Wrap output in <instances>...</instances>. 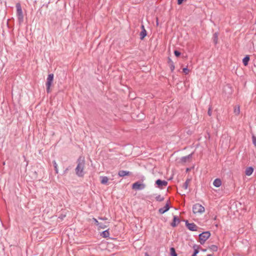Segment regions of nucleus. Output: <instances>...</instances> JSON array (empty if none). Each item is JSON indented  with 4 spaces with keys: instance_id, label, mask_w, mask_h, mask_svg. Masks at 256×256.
<instances>
[{
    "instance_id": "obj_1",
    "label": "nucleus",
    "mask_w": 256,
    "mask_h": 256,
    "mask_svg": "<svg viewBox=\"0 0 256 256\" xmlns=\"http://www.w3.org/2000/svg\"><path fill=\"white\" fill-rule=\"evenodd\" d=\"M77 166L75 169L76 174L80 178L84 177L85 172L84 168L85 167V158L84 157L80 156L78 157L76 160Z\"/></svg>"
},
{
    "instance_id": "obj_2",
    "label": "nucleus",
    "mask_w": 256,
    "mask_h": 256,
    "mask_svg": "<svg viewBox=\"0 0 256 256\" xmlns=\"http://www.w3.org/2000/svg\"><path fill=\"white\" fill-rule=\"evenodd\" d=\"M16 16L20 24H22L24 22V16L23 14L21 5L20 3H17L16 6Z\"/></svg>"
},
{
    "instance_id": "obj_3",
    "label": "nucleus",
    "mask_w": 256,
    "mask_h": 256,
    "mask_svg": "<svg viewBox=\"0 0 256 256\" xmlns=\"http://www.w3.org/2000/svg\"><path fill=\"white\" fill-rule=\"evenodd\" d=\"M210 232L209 231L204 232L198 236L199 242L201 244H203L210 237Z\"/></svg>"
},
{
    "instance_id": "obj_4",
    "label": "nucleus",
    "mask_w": 256,
    "mask_h": 256,
    "mask_svg": "<svg viewBox=\"0 0 256 256\" xmlns=\"http://www.w3.org/2000/svg\"><path fill=\"white\" fill-rule=\"evenodd\" d=\"M204 210V208L200 204H196L192 206V212L194 214H202Z\"/></svg>"
},
{
    "instance_id": "obj_5",
    "label": "nucleus",
    "mask_w": 256,
    "mask_h": 256,
    "mask_svg": "<svg viewBox=\"0 0 256 256\" xmlns=\"http://www.w3.org/2000/svg\"><path fill=\"white\" fill-rule=\"evenodd\" d=\"M146 188L144 184L140 183V182H136L132 185V188L135 190H142Z\"/></svg>"
},
{
    "instance_id": "obj_6",
    "label": "nucleus",
    "mask_w": 256,
    "mask_h": 256,
    "mask_svg": "<svg viewBox=\"0 0 256 256\" xmlns=\"http://www.w3.org/2000/svg\"><path fill=\"white\" fill-rule=\"evenodd\" d=\"M186 226V228L190 231H196L198 230V226L194 222L189 223L188 220H185Z\"/></svg>"
},
{
    "instance_id": "obj_7",
    "label": "nucleus",
    "mask_w": 256,
    "mask_h": 256,
    "mask_svg": "<svg viewBox=\"0 0 256 256\" xmlns=\"http://www.w3.org/2000/svg\"><path fill=\"white\" fill-rule=\"evenodd\" d=\"M168 184L167 181L165 180H162L160 179L157 180L155 182V184L157 186V187L162 189L164 186H166Z\"/></svg>"
},
{
    "instance_id": "obj_8",
    "label": "nucleus",
    "mask_w": 256,
    "mask_h": 256,
    "mask_svg": "<svg viewBox=\"0 0 256 256\" xmlns=\"http://www.w3.org/2000/svg\"><path fill=\"white\" fill-rule=\"evenodd\" d=\"M170 208V206L168 203V202L166 204L165 206L163 208H161L158 210V212L160 214H164L167 211H168Z\"/></svg>"
},
{
    "instance_id": "obj_9",
    "label": "nucleus",
    "mask_w": 256,
    "mask_h": 256,
    "mask_svg": "<svg viewBox=\"0 0 256 256\" xmlns=\"http://www.w3.org/2000/svg\"><path fill=\"white\" fill-rule=\"evenodd\" d=\"M132 172L124 170H119L118 172V176L120 177L132 176Z\"/></svg>"
},
{
    "instance_id": "obj_10",
    "label": "nucleus",
    "mask_w": 256,
    "mask_h": 256,
    "mask_svg": "<svg viewBox=\"0 0 256 256\" xmlns=\"http://www.w3.org/2000/svg\"><path fill=\"white\" fill-rule=\"evenodd\" d=\"M180 222V218L178 216H174L172 220V222L170 224V226L172 227H176Z\"/></svg>"
},
{
    "instance_id": "obj_11",
    "label": "nucleus",
    "mask_w": 256,
    "mask_h": 256,
    "mask_svg": "<svg viewBox=\"0 0 256 256\" xmlns=\"http://www.w3.org/2000/svg\"><path fill=\"white\" fill-rule=\"evenodd\" d=\"M192 154H193V153H192L186 156L182 157L180 158V161L182 162H184V163L189 161L192 158Z\"/></svg>"
},
{
    "instance_id": "obj_12",
    "label": "nucleus",
    "mask_w": 256,
    "mask_h": 256,
    "mask_svg": "<svg viewBox=\"0 0 256 256\" xmlns=\"http://www.w3.org/2000/svg\"><path fill=\"white\" fill-rule=\"evenodd\" d=\"M254 172V168L252 166L248 167L246 168L245 171V174L248 176H250Z\"/></svg>"
},
{
    "instance_id": "obj_13",
    "label": "nucleus",
    "mask_w": 256,
    "mask_h": 256,
    "mask_svg": "<svg viewBox=\"0 0 256 256\" xmlns=\"http://www.w3.org/2000/svg\"><path fill=\"white\" fill-rule=\"evenodd\" d=\"M213 184L214 186L218 188L222 184V181L220 178H216L214 180Z\"/></svg>"
},
{
    "instance_id": "obj_14",
    "label": "nucleus",
    "mask_w": 256,
    "mask_h": 256,
    "mask_svg": "<svg viewBox=\"0 0 256 256\" xmlns=\"http://www.w3.org/2000/svg\"><path fill=\"white\" fill-rule=\"evenodd\" d=\"M101 184H107L108 178L106 176H102L100 177Z\"/></svg>"
},
{
    "instance_id": "obj_15",
    "label": "nucleus",
    "mask_w": 256,
    "mask_h": 256,
    "mask_svg": "<svg viewBox=\"0 0 256 256\" xmlns=\"http://www.w3.org/2000/svg\"><path fill=\"white\" fill-rule=\"evenodd\" d=\"M193 248H194V252L192 254L191 256H196L197 254L199 252V248L198 246L196 244H194L193 246Z\"/></svg>"
},
{
    "instance_id": "obj_16",
    "label": "nucleus",
    "mask_w": 256,
    "mask_h": 256,
    "mask_svg": "<svg viewBox=\"0 0 256 256\" xmlns=\"http://www.w3.org/2000/svg\"><path fill=\"white\" fill-rule=\"evenodd\" d=\"M108 224H109L108 222H106L104 223L100 222L98 225V226L100 228L104 229V228H105L106 227H108Z\"/></svg>"
},
{
    "instance_id": "obj_17",
    "label": "nucleus",
    "mask_w": 256,
    "mask_h": 256,
    "mask_svg": "<svg viewBox=\"0 0 256 256\" xmlns=\"http://www.w3.org/2000/svg\"><path fill=\"white\" fill-rule=\"evenodd\" d=\"M168 64L172 71H173L174 69V65L172 61L170 58H168Z\"/></svg>"
},
{
    "instance_id": "obj_18",
    "label": "nucleus",
    "mask_w": 256,
    "mask_h": 256,
    "mask_svg": "<svg viewBox=\"0 0 256 256\" xmlns=\"http://www.w3.org/2000/svg\"><path fill=\"white\" fill-rule=\"evenodd\" d=\"M104 238H108L110 236L108 229L102 232L100 234Z\"/></svg>"
},
{
    "instance_id": "obj_19",
    "label": "nucleus",
    "mask_w": 256,
    "mask_h": 256,
    "mask_svg": "<svg viewBox=\"0 0 256 256\" xmlns=\"http://www.w3.org/2000/svg\"><path fill=\"white\" fill-rule=\"evenodd\" d=\"M146 31L145 30V28H144V30H142L140 33V40H143L144 37L146 36Z\"/></svg>"
},
{
    "instance_id": "obj_20",
    "label": "nucleus",
    "mask_w": 256,
    "mask_h": 256,
    "mask_svg": "<svg viewBox=\"0 0 256 256\" xmlns=\"http://www.w3.org/2000/svg\"><path fill=\"white\" fill-rule=\"evenodd\" d=\"M249 60H250L249 56H246L242 60V62H243L244 65L245 66H247Z\"/></svg>"
},
{
    "instance_id": "obj_21",
    "label": "nucleus",
    "mask_w": 256,
    "mask_h": 256,
    "mask_svg": "<svg viewBox=\"0 0 256 256\" xmlns=\"http://www.w3.org/2000/svg\"><path fill=\"white\" fill-rule=\"evenodd\" d=\"M234 112L236 115H238L240 113V106H236L234 108Z\"/></svg>"
},
{
    "instance_id": "obj_22",
    "label": "nucleus",
    "mask_w": 256,
    "mask_h": 256,
    "mask_svg": "<svg viewBox=\"0 0 256 256\" xmlns=\"http://www.w3.org/2000/svg\"><path fill=\"white\" fill-rule=\"evenodd\" d=\"M170 256H177L178 254L176 252L175 248L173 247L170 248Z\"/></svg>"
},
{
    "instance_id": "obj_23",
    "label": "nucleus",
    "mask_w": 256,
    "mask_h": 256,
    "mask_svg": "<svg viewBox=\"0 0 256 256\" xmlns=\"http://www.w3.org/2000/svg\"><path fill=\"white\" fill-rule=\"evenodd\" d=\"M190 179H187L186 180V181L184 183L183 185H182V188L186 190L188 188V184L190 182Z\"/></svg>"
},
{
    "instance_id": "obj_24",
    "label": "nucleus",
    "mask_w": 256,
    "mask_h": 256,
    "mask_svg": "<svg viewBox=\"0 0 256 256\" xmlns=\"http://www.w3.org/2000/svg\"><path fill=\"white\" fill-rule=\"evenodd\" d=\"M218 40V33L215 32L213 35V40L215 44H216Z\"/></svg>"
},
{
    "instance_id": "obj_25",
    "label": "nucleus",
    "mask_w": 256,
    "mask_h": 256,
    "mask_svg": "<svg viewBox=\"0 0 256 256\" xmlns=\"http://www.w3.org/2000/svg\"><path fill=\"white\" fill-rule=\"evenodd\" d=\"M52 164L56 174H58V166L56 160H53Z\"/></svg>"
},
{
    "instance_id": "obj_26",
    "label": "nucleus",
    "mask_w": 256,
    "mask_h": 256,
    "mask_svg": "<svg viewBox=\"0 0 256 256\" xmlns=\"http://www.w3.org/2000/svg\"><path fill=\"white\" fill-rule=\"evenodd\" d=\"M209 248L210 250H212L213 252H216L218 250V246L216 245H214V244H212V245H211L210 247H209Z\"/></svg>"
},
{
    "instance_id": "obj_27",
    "label": "nucleus",
    "mask_w": 256,
    "mask_h": 256,
    "mask_svg": "<svg viewBox=\"0 0 256 256\" xmlns=\"http://www.w3.org/2000/svg\"><path fill=\"white\" fill-rule=\"evenodd\" d=\"M156 200L158 202H162L164 200V198L161 196L160 195H158L156 197Z\"/></svg>"
},
{
    "instance_id": "obj_28",
    "label": "nucleus",
    "mask_w": 256,
    "mask_h": 256,
    "mask_svg": "<svg viewBox=\"0 0 256 256\" xmlns=\"http://www.w3.org/2000/svg\"><path fill=\"white\" fill-rule=\"evenodd\" d=\"M208 114L210 116L212 114V106L211 105H209L208 111Z\"/></svg>"
},
{
    "instance_id": "obj_29",
    "label": "nucleus",
    "mask_w": 256,
    "mask_h": 256,
    "mask_svg": "<svg viewBox=\"0 0 256 256\" xmlns=\"http://www.w3.org/2000/svg\"><path fill=\"white\" fill-rule=\"evenodd\" d=\"M252 140L254 145L256 146V136L254 135L252 136Z\"/></svg>"
},
{
    "instance_id": "obj_30",
    "label": "nucleus",
    "mask_w": 256,
    "mask_h": 256,
    "mask_svg": "<svg viewBox=\"0 0 256 256\" xmlns=\"http://www.w3.org/2000/svg\"><path fill=\"white\" fill-rule=\"evenodd\" d=\"M53 78H54V74H48L46 80H53Z\"/></svg>"
},
{
    "instance_id": "obj_31",
    "label": "nucleus",
    "mask_w": 256,
    "mask_h": 256,
    "mask_svg": "<svg viewBox=\"0 0 256 256\" xmlns=\"http://www.w3.org/2000/svg\"><path fill=\"white\" fill-rule=\"evenodd\" d=\"M182 72L185 74H188L189 72V70L187 68H184L182 69Z\"/></svg>"
},
{
    "instance_id": "obj_32",
    "label": "nucleus",
    "mask_w": 256,
    "mask_h": 256,
    "mask_svg": "<svg viewBox=\"0 0 256 256\" xmlns=\"http://www.w3.org/2000/svg\"><path fill=\"white\" fill-rule=\"evenodd\" d=\"M174 54L176 57H178L180 55V52L176 50L174 51Z\"/></svg>"
},
{
    "instance_id": "obj_33",
    "label": "nucleus",
    "mask_w": 256,
    "mask_h": 256,
    "mask_svg": "<svg viewBox=\"0 0 256 256\" xmlns=\"http://www.w3.org/2000/svg\"><path fill=\"white\" fill-rule=\"evenodd\" d=\"M52 82L53 81H47V82L46 83V87H50Z\"/></svg>"
},
{
    "instance_id": "obj_34",
    "label": "nucleus",
    "mask_w": 256,
    "mask_h": 256,
    "mask_svg": "<svg viewBox=\"0 0 256 256\" xmlns=\"http://www.w3.org/2000/svg\"><path fill=\"white\" fill-rule=\"evenodd\" d=\"M92 220L94 222V224L98 226L100 222H98V220L96 218H92Z\"/></svg>"
},
{
    "instance_id": "obj_35",
    "label": "nucleus",
    "mask_w": 256,
    "mask_h": 256,
    "mask_svg": "<svg viewBox=\"0 0 256 256\" xmlns=\"http://www.w3.org/2000/svg\"><path fill=\"white\" fill-rule=\"evenodd\" d=\"M98 219L103 220H108L107 218H106V217H104V218L98 217Z\"/></svg>"
},
{
    "instance_id": "obj_36",
    "label": "nucleus",
    "mask_w": 256,
    "mask_h": 256,
    "mask_svg": "<svg viewBox=\"0 0 256 256\" xmlns=\"http://www.w3.org/2000/svg\"><path fill=\"white\" fill-rule=\"evenodd\" d=\"M184 1V0H178V4H181Z\"/></svg>"
},
{
    "instance_id": "obj_37",
    "label": "nucleus",
    "mask_w": 256,
    "mask_h": 256,
    "mask_svg": "<svg viewBox=\"0 0 256 256\" xmlns=\"http://www.w3.org/2000/svg\"><path fill=\"white\" fill-rule=\"evenodd\" d=\"M50 92H51V90L50 89V87H46V92L48 93H50Z\"/></svg>"
},
{
    "instance_id": "obj_38",
    "label": "nucleus",
    "mask_w": 256,
    "mask_h": 256,
    "mask_svg": "<svg viewBox=\"0 0 256 256\" xmlns=\"http://www.w3.org/2000/svg\"><path fill=\"white\" fill-rule=\"evenodd\" d=\"M188 81H184V85H186V82H188Z\"/></svg>"
},
{
    "instance_id": "obj_39",
    "label": "nucleus",
    "mask_w": 256,
    "mask_h": 256,
    "mask_svg": "<svg viewBox=\"0 0 256 256\" xmlns=\"http://www.w3.org/2000/svg\"><path fill=\"white\" fill-rule=\"evenodd\" d=\"M141 28H142V30H144V25H142Z\"/></svg>"
},
{
    "instance_id": "obj_40",
    "label": "nucleus",
    "mask_w": 256,
    "mask_h": 256,
    "mask_svg": "<svg viewBox=\"0 0 256 256\" xmlns=\"http://www.w3.org/2000/svg\"><path fill=\"white\" fill-rule=\"evenodd\" d=\"M206 256H214L212 254H208Z\"/></svg>"
},
{
    "instance_id": "obj_41",
    "label": "nucleus",
    "mask_w": 256,
    "mask_h": 256,
    "mask_svg": "<svg viewBox=\"0 0 256 256\" xmlns=\"http://www.w3.org/2000/svg\"><path fill=\"white\" fill-rule=\"evenodd\" d=\"M5 164V162H3V165H4Z\"/></svg>"
},
{
    "instance_id": "obj_42",
    "label": "nucleus",
    "mask_w": 256,
    "mask_h": 256,
    "mask_svg": "<svg viewBox=\"0 0 256 256\" xmlns=\"http://www.w3.org/2000/svg\"><path fill=\"white\" fill-rule=\"evenodd\" d=\"M203 250L204 252H205V251H206V250Z\"/></svg>"
}]
</instances>
